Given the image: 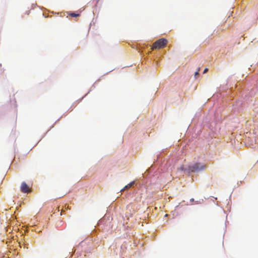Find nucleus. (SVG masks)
Here are the masks:
<instances>
[{
    "mask_svg": "<svg viewBox=\"0 0 258 258\" xmlns=\"http://www.w3.org/2000/svg\"><path fill=\"white\" fill-rule=\"evenodd\" d=\"M206 168V166L204 164L200 163H196L192 166H189L187 170L189 172H196L204 170ZM180 169L181 170H186V169H184L183 166L180 167Z\"/></svg>",
    "mask_w": 258,
    "mask_h": 258,
    "instance_id": "f257e3e1",
    "label": "nucleus"
},
{
    "mask_svg": "<svg viewBox=\"0 0 258 258\" xmlns=\"http://www.w3.org/2000/svg\"><path fill=\"white\" fill-rule=\"evenodd\" d=\"M168 41L165 38H161L156 40L153 44L152 49H161L166 46Z\"/></svg>",
    "mask_w": 258,
    "mask_h": 258,
    "instance_id": "f03ea898",
    "label": "nucleus"
},
{
    "mask_svg": "<svg viewBox=\"0 0 258 258\" xmlns=\"http://www.w3.org/2000/svg\"><path fill=\"white\" fill-rule=\"evenodd\" d=\"M21 190L23 192L28 193L30 191V189L26 182H23L21 186Z\"/></svg>",
    "mask_w": 258,
    "mask_h": 258,
    "instance_id": "7ed1b4c3",
    "label": "nucleus"
},
{
    "mask_svg": "<svg viewBox=\"0 0 258 258\" xmlns=\"http://www.w3.org/2000/svg\"><path fill=\"white\" fill-rule=\"evenodd\" d=\"M135 181H132L130 183L127 184L124 187V188L122 189H121V190H124L130 188L135 184Z\"/></svg>",
    "mask_w": 258,
    "mask_h": 258,
    "instance_id": "20e7f679",
    "label": "nucleus"
},
{
    "mask_svg": "<svg viewBox=\"0 0 258 258\" xmlns=\"http://www.w3.org/2000/svg\"><path fill=\"white\" fill-rule=\"evenodd\" d=\"M69 15L70 16H71L72 17H78L79 16V14H76L75 13H70Z\"/></svg>",
    "mask_w": 258,
    "mask_h": 258,
    "instance_id": "39448f33",
    "label": "nucleus"
},
{
    "mask_svg": "<svg viewBox=\"0 0 258 258\" xmlns=\"http://www.w3.org/2000/svg\"><path fill=\"white\" fill-rule=\"evenodd\" d=\"M199 69L198 71H196L195 73V78H197L198 75L199 74Z\"/></svg>",
    "mask_w": 258,
    "mask_h": 258,
    "instance_id": "423d86ee",
    "label": "nucleus"
},
{
    "mask_svg": "<svg viewBox=\"0 0 258 258\" xmlns=\"http://www.w3.org/2000/svg\"><path fill=\"white\" fill-rule=\"evenodd\" d=\"M208 71V69L207 68L205 69V70H204V72H203V74H205Z\"/></svg>",
    "mask_w": 258,
    "mask_h": 258,
    "instance_id": "0eeeda50",
    "label": "nucleus"
},
{
    "mask_svg": "<svg viewBox=\"0 0 258 258\" xmlns=\"http://www.w3.org/2000/svg\"><path fill=\"white\" fill-rule=\"evenodd\" d=\"M190 202H194V199L193 198H191V199H190Z\"/></svg>",
    "mask_w": 258,
    "mask_h": 258,
    "instance_id": "6e6552de",
    "label": "nucleus"
}]
</instances>
